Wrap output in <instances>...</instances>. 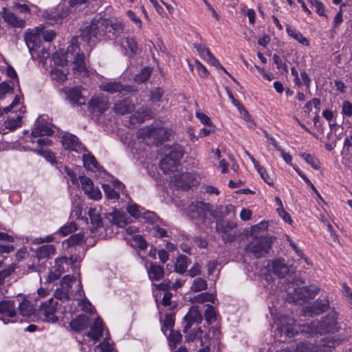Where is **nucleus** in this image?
Segmentation results:
<instances>
[{
    "label": "nucleus",
    "instance_id": "nucleus-1",
    "mask_svg": "<svg viewBox=\"0 0 352 352\" xmlns=\"http://www.w3.org/2000/svg\"><path fill=\"white\" fill-rule=\"evenodd\" d=\"M122 30L120 23H112L102 17L94 18L89 25L81 30L78 36L72 38L65 58H60L56 53L53 54L54 62L58 65H63L65 62H72L74 72H87L84 52H89L91 44L102 38L109 40L116 38Z\"/></svg>",
    "mask_w": 352,
    "mask_h": 352
},
{
    "label": "nucleus",
    "instance_id": "nucleus-2",
    "mask_svg": "<svg viewBox=\"0 0 352 352\" xmlns=\"http://www.w3.org/2000/svg\"><path fill=\"white\" fill-rule=\"evenodd\" d=\"M318 326L319 320H314L309 324L298 325L297 327L292 318L282 316L278 319L277 330L281 335L284 334L288 338H292L298 333V331L305 334H317L318 333Z\"/></svg>",
    "mask_w": 352,
    "mask_h": 352
},
{
    "label": "nucleus",
    "instance_id": "nucleus-3",
    "mask_svg": "<svg viewBox=\"0 0 352 352\" xmlns=\"http://www.w3.org/2000/svg\"><path fill=\"white\" fill-rule=\"evenodd\" d=\"M201 320L202 316L200 311L195 307H191L184 318L183 331L186 333L185 339L187 342H192L201 336L202 331L200 327L194 329L190 331H188V330L194 323L199 324Z\"/></svg>",
    "mask_w": 352,
    "mask_h": 352
},
{
    "label": "nucleus",
    "instance_id": "nucleus-4",
    "mask_svg": "<svg viewBox=\"0 0 352 352\" xmlns=\"http://www.w3.org/2000/svg\"><path fill=\"white\" fill-rule=\"evenodd\" d=\"M210 210L211 204L196 201L187 207V214L196 224L199 225L206 222L207 214H210Z\"/></svg>",
    "mask_w": 352,
    "mask_h": 352
},
{
    "label": "nucleus",
    "instance_id": "nucleus-5",
    "mask_svg": "<svg viewBox=\"0 0 352 352\" xmlns=\"http://www.w3.org/2000/svg\"><path fill=\"white\" fill-rule=\"evenodd\" d=\"M236 208L232 204L226 206L220 205L216 206L215 208L211 205L210 216L217 220L216 228L217 230L225 231L226 227L224 226L223 219L230 214H232L234 216Z\"/></svg>",
    "mask_w": 352,
    "mask_h": 352
},
{
    "label": "nucleus",
    "instance_id": "nucleus-6",
    "mask_svg": "<svg viewBox=\"0 0 352 352\" xmlns=\"http://www.w3.org/2000/svg\"><path fill=\"white\" fill-rule=\"evenodd\" d=\"M58 306V301L53 297L42 303L38 311V316L45 321L56 322L58 318L55 316V313Z\"/></svg>",
    "mask_w": 352,
    "mask_h": 352
},
{
    "label": "nucleus",
    "instance_id": "nucleus-7",
    "mask_svg": "<svg viewBox=\"0 0 352 352\" xmlns=\"http://www.w3.org/2000/svg\"><path fill=\"white\" fill-rule=\"evenodd\" d=\"M109 99L104 96H94L89 102L88 110L94 116L102 115L109 108Z\"/></svg>",
    "mask_w": 352,
    "mask_h": 352
},
{
    "label": "nucleus",
    "instance_id": "nucleus-8",
    "mask_svg": "<svg viewBox=\"0 0 352 352\" xmlns=\"http://www.w3.org/2000/svg\"><path fill=\"white\" fill-rule=\"evenodd\" d=\"M337 319V314L334 312L322 318L321 321H319L318 333L322 335L338 331L340 327Z\"/></svg>",
    "mask_w": 352,
    "mask_h": 352
},
{
    "label": "nucleus",
    "instance_id": "nucleus-9",
    "mask_svg": "<svg viewBox=\"0 0 352 352\" xmlns=\"http://www.w3.org/2000/svg\"><path fill=\"white\" fill-rule=\"evenodd\" d=\"M24 39L30 53L35 52V50L40 47L42 43L39 28L28 29L24 34Z\"/></svg>",
    "mask_w": 352,
    "mask_h": 352
},
{
    "label": "nucleus",
    "instance_id": "nucleus-10",
    "mask_svg": "<svg viewBox=\"0 0 352 352\" xmlns=\"http://www.w3.org/2000/svg\"><path fill=\"white\" fill-rule=\"evenodd\" d=\"M79 180L81 184L82 189L89 198L94 200H98L102 197V193L98 188H95L92 180L83 175L79 176Z\"/></svg>",
    "mask_w": 352,
    "mask_h": 352
},
{
    "label": "nucleus",
    "instance_id": "nucleus-11",
    "mask_svg": "<svg viewBox=\"0 0 352 352\" xmlns=\"http://www.w3.org/2000/svg\"><path fill=\"white\" fill-rule=\"evenodd\" d=\"M100 89L109 94L120 93L126 94L134 91L133 87L129 85H122L120 82H104L100 85Z\"/></svg>",
    "mask_w": 352,
    "mask_h": 352
},
{
    "label": "nucleus",
    "instance_id": "nucleus-12",
    "mask_svg": "<svg viewBox=\"0 0 352 352\" xmlns=\"http://www.w3.org/2000/svg\"><path fill=\"white\" fill-rule=\"evenodd\" d=\"M62 144L65 149L79 153L85 150L78 138L71 133H66L62 137Z\"/></svg>",
    "mask_w": 352,
    "mask_h": 352
},
{
    "label": "nucleus",
    "instance_id": "nucleus-13",
    "mask_svg": "<svg viewBox=\"0 0 352 352\" xmlns=\"http://www.w3.org/2000/svg\"><path fill=\"white\" fill-rule=\"evenodd\" d=\"M54 133V131L50 124L45 122L43 118L38 117L34 123V126L32 130L31 134L34 138H36L39 136L52 135Z\"/></svg>",
    "mask_w": 352,
    "mask_h": 352
},
{
    "label": "nucleus",
    "instance_id": "nucleus-14",
    "mask_svg": "<svg viewBox=\"0 0 352 352\" xmlns=\"http://www.w3.org/2000/svg\"><path fill=\"white\" fill-rule=\"evenodd\" d=\"M105 218L112 224L122 228L129 223V218L126 214L118 210L113 209L112 211L105 214Z\"/></svg>",
    "mask_w": 352,
    "mask_h": 352
},
{
    "label": "nucleus",
    "instance_id": "nucleus-15",
    "mask_svg": "<svg viewBox=\"0 0 352 352\" xmlns=\"http://www.w3.org/2000/svg\"><path fill=\"white\" fill-rule=\"evenodd\" d=\"M134 109L135 106L129 98L116 102L113 107V111L119 115L131 113Z\"/></svg>",
    "mask_w": 352,
    "mask_h": 352
},
{
    "label": "nucleus",
    "instance_id": "nucleus-16",
    "mask_svg": "<svg viewBox=\"0 0 352 352\" xmlns=\"http://www.w3.org/2000/svg\"><path fill=\"white\" fill-rule=\"evenodd\" d=\"M329 307V301L326 298L318 299L310 306L305 309V315H320L322 314Z\"/></svg>",
    "mask_w": 352,
    "mask_h": 352
},
{
    "label": "nucleus",
    "instance_id": "nucleus-17",
    "mask_svg": "<svg viewBox=\"0 0 352 352\" xmlns=\"http://www.w3.org/2000/svg\"><path fill=\"white\" fill-rule=\"evenodd\" d=\"M66 98L73 106H81L85 104L86 100L82 96L81 91L78 87L69 89L66 92Z\"/></svg>",
    "mask_w": 352,
    "mask_h": 352
},
{
    "label": "nucleus",
    "instance_id": "nucleus-18",
    "mask_svg": "<svg viewBox=\"0 0 352 352\" xmlns=\"http://www.w3.org/2000/svg\"><path fill=\"white\" fill-rule=\"evenodd\" d=\"M271 263L272 272L279 278H283L289 273V267L284 258H276Z\"/></svg>",
    "mask_w": 352,
    "mask_h": 352
},
{
    "label": "nucleus",
    "instance_id": "nucleus-19",
    "mask_svg": "<svg viewBox=\"0 0 352 352\" xmlns=\"http://www.w3.org/2000/svg\"><path fill=\"white\" fill-rule=\"evenodd\" d=\"M271 243H248L245 250L250 252L253 255L259 258L267 254L271 249Z\"/></svg>",
    "mask_w": 352,
    "mask_h": 352
},
{
    "label": "nucleus",
    "instance_id": "nucleus-20",
    "mask_svg": "<svg viewBox=\"0 0 352 352\" xmlns=\"http://www.w3.org/2000/svg\"><path fill=\"white\" fill-rule=\"evenodd\" d=\"M316 293L317 291L311 289L308 287H300L296 288L290 295L292 296L293 301L297 302L298 300L314 298Z\"/></svg>",
    "mask_w": 352,
    "mask_h": 352
},
{
    "label": "nucleus",
    "instance_id": "nucleus-21",
    "mask_svg": "<svg viewBox=\"0 0 352 352\" xmlns=\"http://www.w3.org/2000/svg\"><path fill=\"white\" fill-rule=\"evenodd\" d=\"M1 16L5 21L14 28H23L25 26V20L19 19L13 12L8 10L6 8L2 9Z\"/></svg>",
    "mask_w": 352,
    "mask_h": 352
},
{
    "label": "nucleus",
    "instance_id": "nucleus-22",
    "mask_svg": "<svg viewBox=\"0 0 352 352\" xmlns=\"http://www.w3.org/2000/svg\"><path fill=\"white\" fill-rule=\"evenodd\" d=\"M175 183L177 187L188 189L194 184L192 175L189 173H182L175 175Z\"/></svg>",
    "mask_w": 352,
    "mask_h": 352
},
{
    "label": "nucleus",
    "instance_id": "nucleus-23",
    "mask_svg": "<svg viewBox=\"0 0 352 352\" xmlns=\"http://www.w3.org/2000/svg\"><path fill=\"white\" fill-rule=\"evenodd\" d=\"M147 274L151 281H159L164 277V270L162 266L151 262L147 268Z\"/></svg>",
    "mask_w": 352,
    "mask_h": 352
},
{
    "label": "nucleus",
    "instance_id": "nucleus-24",
    "mask_svg": "<svg viewBox=\"0 0 352 352\" xmlns=\"http://www.w3.org/2000/svg\"><path fill=\"white\" fill-rule=\"evenodd\" d=\"M103 323L100 318L95 319L94 324L91 327L90 331L87 333V336L92 340H98L102 336Z\"/></svg>",
    "mask_w": 352,
    "mask_h": 352
},
{
    "label": "nucleus",
    "instance_id": "nucleus-25",
    "mask_svg": "<svg viewBox=\"0 0 352 352\" xmlns=\"http://www.w3.org/2000/svg\"><path fill=\"white\" fill-rule=\"evenodd\" d=\"M163 131L164 129L161 127L146 126L139 130L138 138L143 140L146 139V138L157 139V136Z\"/></svg>",
    "mask_w": 352,
    "mask_h": 352
},
{
    "label": "nucleus",
    "instance_id": "nucleus-26",
    "mask_svg": "<svg viewBox=\"0 0 352 352\" xmlns=\"http://www.w3.org/2000/svg\"><path fill=\"white\" fill-rule=\"evenodd\" d=\"M0 314L3 316L14 317L16 315L14 302L10 300L0 301Z\"/></svg>",
    "mask_w": 352,
    "mask_h": 352
},
{
    "label": "nucleus",
    "instance_id": "nucleus-27",
    "mask_svg": "<svg viewBox=\"0 0 352 352\" xmlns=\"http://www.w3.org/2000/svg\"><path fill=\"white\" fill-rule=\"evenodd\" d=\"M56 249L53 245L46 244L39 247L36 251L37 258L41 259H49L55 254Z\"/></svg>",
    "mask_w": 352,
    "mask_h": 352
},
{
    "label": "nucleus",
    "instance_id": "nucleus-28",
    "mask_svg": "<svg viewBox=\"0 0 352 352\" xmlns=\"http://www.w3.org/2000/svg\"><path fill=\"white\" fill-rule=\"evenodd\" d=\"M89 324V318L87 316L82 314L70 322V327L72 329L80 331L86 329Z\"/></svg>",
    "mask_w": 352,
    "mask_h": 352
},
{
    "label": "nucleus",
    "instance_id": "nucleus-29",
    "mask_svg": "<svg viewBox=\"0 0 352 352\" xmlns=\"http://www.w3.org/2000/svg\"><path fill=\"white\" fill-rule=\"evenodd\" d=\"M80 259H81L80 256L77 257V256H74V255H72L69 258L64 256V257L56 258L55 261V265L54 267V269L57 272H60V274L62 275V274L65 272V267L63 266V264L67 265L69 261L70 263H74Z\"/></svg>",
    "mask_w": 352,
    "mask_h": 352
},
{
    "label": "nucleus",
    "instance_id": "nucleus-30",
    "mask_svg": "<svg viewBox=\"0 0 352 352\" xmlns=\"http://www.w3.org/2000/svg\"><path fill=\"white\" fill-rule=\"evenodd\" d=\"M69 12V10L67 8L62 10L58 8L55 12L50 13L47 19L51 24L60 23L62 20L68 16Z\"/></svg>",
    "mask_w": 352,
    "mask_h": 352
},
{
    "label": "nucleus",
    "instance_id": "nucleus-31",
    "mask_svg": "<svg viewBox=\"0 0 352 352\" xmlns=\"http://www.w3.org/2000/svg\"><path fill=\"white\" fill-rule=\"evenodd\" d=\"M179 164L175 162L174 160L170 159L167 155H165V157L161 160L160 166L164 173L166 174L169 172L174 171Z\"/></svg>",
    "mask_w": 352,
    "mask_h": 352
},
{
    "label": "nucleus",
    "instance_id": "nucleus-32",
    "mask_svg": "<svg viewBox=\"0 0 352 352\" xmlns=\"http://www.w3.org/2000/svg\"><path fill=\"white\" fill-rule=\"evenodd\" d=\"M190 263V260L187 256L184 255H179L175 264V271L179 274H183L186 272Z\"/></svg>",
    "mask_w": 352,
    "mask_h": 352
},
{
    "label": "nucleus",
    "instance_id": "nucleus-33",
    "mask_svg": "<svg viewBox=\"0 0 352 352\" xmlns=\"http://www.w3.org/2000/svg\"><path fill=\"white\" fill-rule=\"evenodd\" d=\"M286 31L288 35L303 45L308 46L309 45V40L305 37L299 31L293 29L289 25H287Z\"/></svg>",
    "mask_w": 352,
    "mask_h": 352
},
{
    "label": "nucleus",
    "instance_id": "nucleus-34",
    "mask_svg": "<svg viewBox=\"0 0 352 352\" xmlns=\"http://www.w3.org/2000/svg\"><path fill=\"white\" fill-rule=\"evenodd\" d=\"M82 161L85 168L87 170L94 171L98 169V163L94 155L91 154H84Z\"/></svg>",
    "mask_w": 352,
    "mask_h": 352
},
{
    "label": "nucleus",
    "instance_id": "nucleus-35",
    "mask_svg": "<svg viewBox=\"0 0 352 352\" xmlns=\"http://www.w3.org/2000/svg\"><path fill=\"white\" fill-rule=\"evenodd\" d=\"M166 155L179 164L184 155L183 147L179 144H175L170 148L169 153Z\"/></svg>",
    "mask_w": 352,
    "mask_h": 352
},
{
    "label": "nucleus",
    "instance_id": "nucleus-36",
    "mask_svg": "<svg viewBox=\"0 0 352 352\" xmlns=\"http://www.w3.org/2000/svg\"><path fill=\"white\" fill-rule=\"evenodd\" d=\"M30 54L33 59H40L41 60H43L49 58L51 53L50 50L41 43L40 45V47H37L35 50V52H32Z\"/></svg>",
    "mask_w": 352,
    "mask_h": 352
},
{
    "label": "nucleus",
    "instance_id": "nucleus-37",
    "mask_svg": "<svg viewBox=\"0 0 352 352\" xmlns=\"http://www.w3.org/2000/svg\"><path fill=\"white\" fill-rule=\"evenodd\" d=\"M152 72V67L148 66L145 67L135 75L134 80L138 83H143L150 78Z\"/></svg>",
    "mask_w": 352,
    "mask_h": 352
},
{
    "label": "nucleus",
    "instance_id": "nucleus-38",
    "mask_svg": "<svg viewBox=\"0 0 352 352\" xmlns=\"http://www.w3.org/2000/svg\"><path fill=\"white\" fill-rule=\"evenodd\" d=\"M88 214L94 228L96 229L102 226V219L96 208H89Z\"/></svg>",
    "mask_w": 352,
    "mask_h": 352
},
{
    "label": "nucleus",
    "instance_id": "nucleus-39",
    "mask_svg": "<svg viewBox=\"0 0 352 352\" xmlns=\"http://www.w3.org/2000/svg\"><path fill=\"white\" fill-rule=\"evenodd\" d=\"M207 281L202 278H196L193 280L190 286V291L193 292H199L207 289Z\"/></svg>",
    "mask_w": 352,
    "mask_h": 352
},
{
    "label": "nucleus",
    "instance_id": "nucleus-40",
    "mask_svg": "<svg viewBox=\"0 0 352 352\" xmlns=\"http://www.w3.org/2000/svg\"><path fill=\"white\" fill-rule=\"evenodd\" d=\"M19 310L23 316H30L34 313V309L29 300H23L19 305Z\"/></svg>",
    "mask_w": 352,
    "mask_h": 352
},
{
    "label": "nucleus",
    "instance_id": "nucleus-41",
    "mask_svg": "<svg viewBox=\"0 0 352 352\" xmlns=\"http://www.w3.org/2000/svg\"><path fill=\"white\" fill-rule=\"evenodd\" d=\"M76 294H73L72 292H65L63 289H61V287H58L54 294V296L58 301V300H69L71 296L76 297Z\"/></svg>",
    "mask_w": 352,
    "mask_h": 352
},
{
    "label": "nucleus",
    "instance_id": "nucleus-42",
    "mask_svg": "<svg viewBox=\"0 0 352 352\" xmlns=\"http://www.w3.org/2000/svg\"><path fill=\"white\" fill-rule=\"evenodd\" d=\"M167 338L170 346L171 348H175L176 345L182 340V336L179 331L170 330Z\"/></svg>",
    "mask_w": 352,
    "mask_h": 352
},
{
    "label": "nucleus",
    "instance_id": "nucleus-43",
    "mask_svg": "<svg viewBox=\"0 0 352 352\" xmlns=\"http://www.w3.org/2000/svg\"><path fill=\"white\" fill-rule=\"evenodd\" d=\"M215 296L208 292L201 293L194 297V301L198 303H204L205 302H214Z\"/></svg>",
    "mask_w": 352,
    "mask_h": 352
},
{
    "label": "nucleus",
    "instance_id": "nucleus-44",
    "mask_svg": "<svg viewBox=\"0 0 352 352\" xmlns=\"http://www.w3.org/2000/svg\"><path fill=\"white\" fill-rule=\"evenodd\" d=\"M102 189L104 195L108 199L117 200L119 199V192L109 184H103Z\"/></svg>",
    "mask_w": 352,
    "mask_h": 352
},
{
    "label": "nucleus",
    "instance_id": "nucleus-45",
    "mask_svg": "<svg viewBox=\"0 0 352 352\" xmlns=\"http://www.w3.org/2000/svg\"><path fill=\"white\" fill-rule=\"evenodd\" d=\"M300 156L315 170H318L320 168L319 160L314 155L303 153L300 154Z\"/></svg>",
    "mask_w": 352,
    "mask_h": 352
},
{
    "label": "nucleus",
    "instance_id": "nucleus-46",
    "mask_svg": "<svg viewBox=\"0 0 352 352\" xmlns=\"http://www.w3.org/2000/svg\"><path fill=\"white\" fill-rule=\"evenodd\" d=\"M75 282L76 278L69 275H66L62 278L60 283V287H61V289H63L65 292H72L70 290L72 285Z\"/></svg>",
    "mask_w": 352,
    "mask_h": 352
},
{
    "label": "nucleus",
    "instance_id": "nucleus-47",
    "mask_svg": "<svg viewBox=\"0 0 352 352\" xmlns=\"http://www.w3.org/2000/svg\"><path fill=\"white\" fill-rule=\"evenodd\" d=\"M175 324V317L174 315L171 314H167L165 316V319L164 320L162 331L166 334V331L167 330H173V326Z\"/></svg>",
    "mask_w": 352,
    "mask_h": 352
},
{
    "label": "nucleus",
    "instance_id": "nucleus-48",
    "mask_svg": "<svg viewBox=\"0 0 352 352\" xmlns=\"http://www.w3.org/2000/svg\"><path fill=\"white\" fill-rule=\"evenodd\" d=\"M14 91V83L12 81L0 83V100L3 99L6 94H12Z\"/></svg>",
    "mask_w": 352,
    "mask_h": 352
},
{
    "label": "nucleus",
    "instance_id": "nucleus-49",
    "mask_svg": "<svg viewBox=\"0 0 352 352\" xmlns=\"http://www.w3.org/2000/svg\"><path fill=\"white\" fill-rule=\"evenodd\" d=\"M52 78L58 82H63L67 80V74L60 69L55 68L51 72Z\"/></svg>",
    "mask_w": 352,
    "mask_h": 352
},
{
    "label": "nucleus",
    "instance_id": "nucleus-50",
    "mask_svg": "<svg viewBox=\"0 0 352 352\" xmlns=\"http://www.w3.org/2000/svg\"><path fill=\"white\" fill-rule=\"evenodd\" d=\"M15 267L12 265H5L3 270L0 271V285L3 284L5 279L9 277L14 272Z\"/></svg>",
    "mask_w": 352,
    "mask_h": 352
},
{
    "label": "nucleus",
    "instance_id": "nucleus-51",
    "mask_svg": "<svg viewBox=\"0 0 352 352\" xmlns=\"http://www.w3.org/2000/svg\"><path fill=\"white\" fill-rule=\"evenodd\" d=\"M34 152L43 156L46 160L50 162L52 164H55L56 163V157L52 151L49 150L35 149Z\"/></svg>",
    "mask_w": 352,
    "mask_h": 352
},
{
    "label": "nucleus",
    "instance_id": "nucleus-52",
    "mask_svg": "<svg viewBox=\"0 0 352 352\" xmlns=\"http://www.w3.org/2000/svg\"><path fill=\"white\" fill-rule=\"evenodd\" d=\"M204 317L208 324H212L216 321V311L214 307L209 305H208V307L204 312Z\"/></svg>",
    "mask_w": 352,
    "mask_h": 352
},
{
    "label": "nucleus",
    "instance_id": "nucleus-53",
    "mask_svg": "<svg viewBox=\"0 0 352 352\" xmlns=\"http://www.w3.org/2000/svg\"><path fill=\"white\" fill-rule=\"evenodd\" d=\"M316 346L308 342H300L299 343L296 349V352H316Z\"/></svg>",
    "mask_w": 352,
    "mask_h": 352
},
{
    "label": "nucleus",
    "instance_id": "nucleus-54",
    "mask_svg": "<svg viewBox=\"0 0 352 352\" xmlns=\"http://www.w3.org/2000/svg\"><path fill=\"white\" fill-rule=\"evenodd\" d=\"M41 37L42 36L43 40L46 42H51L53 41L56 35L55 31L52 30H46L45 28H39Z\"/></svg>",
    "mask_w": 352,
    "mask_h": 352
},
{
    "label": "nucleus",
    "instance_id": "nucleus-55",
    "mask_svg": "<svg viewBox=\"0 0 352 352\" xmlns=\"http://www.w3.org/2000/svg\"><path fill=\"white\" fill-rule=\"evenodd\" d=\"M145 220V221L149 224L155 225L158 221L156 214L151 211L142 212L141 217Z\"/></svg>",
    "mask_w": 352,
    "mask_h": 352
},
{
    "label": "nucleus",
    "instance_id": "nucleus-56",
    "mask_svg": "<svg viewBox=\"0 0 352 352\" xmlns=\"http://www.w3.org/2000/svg\"><path fill=\"white\" fill-rule=\"evenodd\" d=\"M127 234L132 236V239L135 242H146L144 239L140 234H135L138 232V229L133 226H129L126 228Z\"/></svg>",
    "mask_w": 352,
    "mask_h": 352
},
{
    "label": "nucleus",
    "instance_id": "nucleus-57",
    "mask_svg": "<svg viewBox=\"0 0 352 352\" xmlns=\"http://www.w3.org/2000/svg\"><path fill=\"white\" fill-rule=\"evenodd\" d=\"M127 212L129 214L136 219L140 218L143 209L136 204L129 205L126 208Z\"/></svg>",
    "mask_w": 352,
    "mask_h": 352
},
{
    "label": "nucleus",
    "instance_id": "nucleus-58",
    "mask_svg": "<svg viewBox=\"0 0 352 352\" xmlns=\"http://www.w3.org/2000/svg\"><path fill=\"white\" fill-rule=\"evenodd\" d=\"M152 232L155 236L160 239L169 237L168 232L164 228H161L157 223L153 226Z\"/></svg>",
    "mask_w": 352,
    "mask_h": 352
},
{
    "label": "nucleus",
    "instance_id": "nucleus-59",
    "mask_svg": "<svg viewBox=\"0 0 352 352\" xmlns=\"http://www.w3.org/2000/svg\"><path fill=\"white\" fill-rule=\"evenodd\" d=\"M77 229L76 224L74 222H72L69 224L65 225L58 230V234L65 236L69 234L76 231Z\"/></svg>",
    "mask_w": 352,
    "mask_h": 352
},
{
    "label": "nucleus",
    "instance_id": "nucleus-60",
    "mask_svg": "<svg viewBox=\"0 0 352 352\" xmlns=\"http://www.w3.org/2000/svg\"><path fill=\"white\" fill-rule=\"evenodd\" d=\"M195 47L204 60L211 54L210 50L203 43H195Z\"/></svg>",
    "mask_w": 352,
    "mask_h": 352
},
{
    "label": "nucleus",
    "instance_id": "nucleus-61",
    "mask_svg": "<svg viewBox=\"0 0 352 352\" xmlns=\"http://www.w3.org/2000/svg\"><path fill=\"white\" fill-rule=\"evenodd\" d=\"M195 63L199 76L202 78H207L209 76V72L206 67L197 60H195Z\"/></svg>",
    "mask_w": 352,
    "mask_h": 352
},
{
    "label": "nucleus",
    "instance_id": "nucleus-62",
    "mask_svg": "<svg viewBox=\"0 0 352 352\" xmlns=\"http://www.w3.org/2000/svg\"><path fill=\"white\" fill-rule=\"evenodd\" d=\"M312 8L315 9V11L320 16H325V10L324 5L322 2L318 0H310Z\"/></svg>",
    "mask_w": 352,
    "mask_h": 352
},
{
    "label": "nucleus",
    "instance_id": "nucleus-63",
    "mask_svg": "<svg viewBox=\"0 0 352 352\" xmlns=\"http://www.w3.org/2000/svg\"><path fill=\"white\" fill-rule=\"evenodd\" d=\"M164 91L160 87H157L154 90L151 92V98L150 100L152 102H159L162 100L163 97Z\"/></svg>",
    "mask_w": 352,
    "mask_h": 352
},
{
    "label": "nucleus",
    "instance_id": "nucleus-64",
    "mask_svg": "<svg viewBox=\"0 0 352 352\" xmlns=\"http://www.w3.org/2000/svg\"><path fill=\"white\" fill-rule=\"evenodd\" d=\"M342 113L347 117L352 116V104L349 101L345 100L343 102Z\"/></svg>",
    "mask_w": 352,
    "mask_h": 352
}]
</instances>
